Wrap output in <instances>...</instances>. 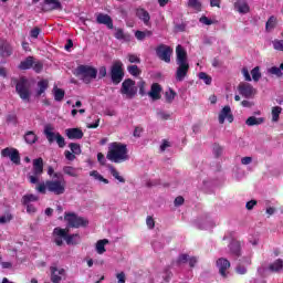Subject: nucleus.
Listing matches in <instances>:
<instances>
[{"label": "nucleus", "instance_id": "29", "mask_svg": "<svg viewBox=\"0 0 283 283\" xmlns=\"http://www.w3.org/2000/svg\"><path fill=\"white\" fill-rule=\"evenodd\" d=\"M262 123H264V117L250 116L245 120V125H248V127H255V125H262Z\"/></svg>", "mask_w": 283, "mask_h": 283}, {"label": "nucleus", "instance_id": "18", "mask_svg": "<svg viewBox=\"0 0 283 283\" xmlns=\"http://www.w3.org/2000/svg\"><path fill=\"white\" fill-rule=\"evenodd\" d=\"M51 282L52 283H61V280H63V275H65V269H59L56 266H51Z\"/></svg>", "mask_w": 283, "mask_h": 283}, {"label": "nucleus", "instance_id": "40", "mask_svg": "<svg viewBox=\"0 0 283 283\" xmlns=\"http://www.w3.org/2000/svg\"><path fill=\"white\" fill-rule=\"evenodd\" d=\"M39 200V197L35 195H24L22 197V205H30V202H36Z\"/></svg>", "mask_w": 283, "mask_h": 283}, {"label": "nucleus", "instance_id": "12", "mask_svg": "<svg viewBox=\"0 0 283 283\" xmlns=\"http://www.w3.org/2000/svg\"><path fill=\"white\" fill-rule=\"evenodd\" d=\"M2 158H10L13 165H21V154L17 148L7 147L1 150Z\"/></svg>", "mask_w": 283, "mask_h": 283}, {"label": "nucleus", "instance_id": "32", "mask_svg": "<svg viewBox=\"0 0 283 283\" xmlns=\"http://www.w3.org/2000/svg\"><path fill=\"white\" fill-rule=\"evenodd\" d=\"M65 176H71V178H78V169L72 166H64L62 169Z\"/></svg>", "mask_w": 283, "mask_h": 283}, {"label": "nucleus", "instance_id": "43", "mask_svg": "<svg viewBox=\"0 0 283 283\" xmlns=\"http://www.w3.org/2000/svg\"><path fill=\"white\" fill-rule=\"evenodd\" d=\"M177 94L174 90H169V92H166L165 94V98H166V103H174L175 98H176Z\"/></svg>", "mask_w": 283, "mask_h": 283}, {"label": "nucleus", "instance_id": "7", "mask_svg": "<svg viewBox=\"0 0 283 283\" xmlns=\"http://www.w3.org/2000/svg\"><path fill=\"white\" fill-rule=\"evenodd\" d=\"M64 220L71 229H81V227H87L90 224L87 219L80 217L75 212H65Z\"/></svg>", "mask_w": 283, "mask_h": 283}, {"label": "nucleus", "instance_id": "19", "mask_svg": "<svg viewBox=\"0 0 283 283\" xmlns=\"http://www.w3.org/2000/svg\"><path fill=\"white\" fill-rule=\"evenodd\" d=\"M217 266L221 277H227V269L231 268V262L224 258H220L217 260Z\"/></svg>", "mask_w": 283, "mask_h": 283}, {"label": "nucleus", "instance_id": "26", "mask_svg": "<svg viewBox=\"0 0 283 283\" xmlns=\"http://www.w3.org/2000/svg\"><path fill=\"white\" fill-rule=\"evenodd\" d=\"M241 251L242 247L240 245L239 241H232L230 243V252L232 253V255H234V258H240V255H242Z\"/></svg>", "mask_w": 283, "mask_h": 283}, {"label": "nucleus", "instance_id": "47", "mask_svg": "<svg viewBox=\"0 0 283 283\" xmlns=\"http://www.w3.org/2000/svg\"><path fill=\"white\" fill-rule=\"evenodd\" d=\"M72 154H75L76 156L81 155V145L76 144V143H71L69 145Z\"/></svg>", "mask_w": 283, "mask_h": 283}, {"label": "nucleus", "instance_id": "3", "mask_svg": "<svg viewBox=\"0 0 283 283\" xmlns=\"http://www.w3.org/2000/svg\"><path fill=\"white\" fill-rule=\"evenodd\" d=\"M107 160L115 164L125 163L129 160L127 146L120 142H114L108 145V151L106 154Z\"/></svg>", "mask_w": 283, "mask_h": 283}, {"label": "nucleus", "instance_id": "64", "mask_svg": "<svg viewBox=\"0 0 283 283\" xmlns=\"http://www.w3.org/2000/svg\"><path fill=\"white\" fill-rule=\"evenodd\" d=\"M118 283H125V272H120L116 275Z\"/></svg>", "mask_w": 283, "mask_h": 283}, {"label": "nucleus", "instance_id": "45", "mask_svg": "<svg viewBox=\"0 0 283 283\" xmlns=\"http://www.w3.org/2000/svg\"><path fill=\"white\" fill-rule=\"evenodd\" d=\"M13 218L12 213L7 212L0 217V224H8V222H12Z\"/></svg>", "mask_w": 283, "mask_h": 283}, {"label": "nucleus", "instance_id": "30", "mask_svg": "<svg viewBox=\"0 0 283 283\" xmlns=\"http://www.w3.org/2000/svg\"><path fill=\"white\" fill-rule=\"evenodd\" d=\"M105 244H109V240L102 239L96 242L95 249L98 255H103L107 250L105 249Z\"/></svg>", "mask_w": 283, "mask_h": 283}, {"label": "nucleus", "instance_id": "58", "mask_svg": "<svg viewBox=\"0 0 283 283\" xmlns=\"http://www.w3.org/2000/svg\"><path fill=\"white\" fill-rule=\"evenodd\" d=\"M135 38L137 39V41H145V31H136Z\"/></svg>", "mask_w": 283, "mask_h": 283}, {"label": "nucleus", "instance_id": "23", "mask_svg": "<svg viewBox=\"0 0 283 283\" xmlns=\"http://www.w3.org/2000/svg\"><path fill=\"white\" fill-rule=\"evenodd\" d=\"M136 17H138L145 25H149V21H151V15H149V11L143 8H138L136 10Z\"/></svg>", "mask_w": 283, "mask_h": 283}, {"label": "nucleus", "instance_id": "13", "mask_svg": "<svg viewBox=\"0 0 283 283\" xmlns=\"http://www.w3.org/2000/svg\"><path fill=\"white\" fill-rule=\"evenodd\" d=\"M70 229H62V228H54L53 230V235H60V238H63L66 242V244H78V242L74 241V235H78L77 233L75 234H69Z\"/></svg>", "mask_w": 283, "mask_h": 283}, {"label": "nucleus", "instance_id": "31", "mask_svg": "<svg viewBox=\"0 0 283 283\" xmlns=\"http://www.w3.org/2000/svg\"><path fill=\"white\" fill-rule=\"evenodd\" d=\"M24 140H25L27 145H34V143H36V140H39V136H36V134H34V132L28 130L24 134Z\"/></svg>", "mask_w": 283, "mask_h": 283}, {"label": "nucleus", "instance_id": "15", "mask_svg": "<svg viewBox=\"0 0 283 283\" xmlns=\"http://www.w3.org/2000/svg\"><path fill=\"white\" fill-rule=\"evenodd\" d=\"M96 23L99 25H106L108 30H114V20L107 13H97L96 14Z\"/></svg>", "mask_w": 283, "mask_h": 283}, {"label": "nucleus", "instance_id": "14", "mask_svg": "<svg viewBox=\"0 0 283 283\" xmlns=\"http://www.w3.org/2000/svg\"><path fill=\"white\" fill-rule=\"evenodd\" d=\"M239 94L243 96V98H251V96H254L255 88H253V85L249 83H241L238 86Z\"/></svg>", "mask_w": 283, "mask_h": 283}, {"label": "nucleus", "instance_id": "39", "mask_svg": "<svg viewBox=\"0 0 283 283\" xmlns=\"http://www.w3.org/2000/svg\"><path fill=\"white\" fill-rule=\"evenodd\" d=\"M127 72L132 76H140V74H143V71L139 70L138 65H128L127 66Z\"/></svg>", "mask_w": 283, "mask_h": 283}, {"label": "nucleus", "instance_id": "38", "mask_svg": "<svg viewBox=\"0 0 283 283\" xmlns=\"http://www.w3.org/2000/svg\"><path fill=\"white\" fill-rule=\"evenodd\" d=\"M38 93L36 96H41L42 94L45 93V90H48V80H42L38 83Z\"/></svg>", "mask_w": 283, "mask_h": 283}, {"label": "nucleus", "instance_id": "35", "mask_svg": "<svg viewBox=\"0 0 283 283\" xmlns=\"http://www.w3.org/2000/svg\"><path fill=\"white\" fill-rule=\"evenodd\" d=\"M268 74H270V76H276V78L283 77L282 69H280L277 66H272V67L268 69Z\"/></svg>", "mask_w": 283, "mask_h": 283}, {"label": "nucleus", "instance_id": "1", "mask_svg": "<svg viewBox=\"0 0 283 283\" xmlns=\"http://www.w3.org/2000/svg\"><path fill=\"white\" fill-rule=\"evenodd\" d=\"M54 178L56 180H46L45 182H41L36 186V191L39 193H54L55 196H63L65 193V178H63V174L55 172Z\"/></svg>", "mask_w": 283, "mask_h": 283}, {"label": "nucleus", "instance_id": "5", "mask_svg": "<svg viewBox=\"0 0 283 283\" xmlns=\"http://www.w3.org/2000/svg\"><path fill=\"white\" fill-rule=\"evenodd\" d=\"M12 83L15 85V92L20 98L25 103H30V96H32L30 92V81L25 77H20L19 80L13 78Z\"/></svg>", "mask_w": 283, "mask_h": 283}, {"label": "nucleus", "instance_id": "56", "mask_svg": "<svg viewBox=\"0 0 283 283\" xmlns=\"http://www.w3.org/2000/svg\"><path fill=\"white\" fill-rule=\"evenodd\" d=\"M64 156H65L66 160H75L76 159V155H74V153H72L70 150H65Z\"/></svg>", "mask_w": 283, "mask_h": 283}, {"label": "nucleus", "instance_id": "25", "mask_svg": "<svg viewBox=\"0 0 283 283\" xmlns=\"http://www.w3.org/2000/svg\"><path fill=\"white\" fill-rule=\"evenodd\" d=\"M0 53L1 56H12V45L8 41H0Z\"/></svg>", "mask_w": 283, "mask_h": 283}, {"label": "nucleus", "instance_id": "52", "mask_svg": "<svg viewBox=\"0 0 283 283\" xmlns=\"http://www.w3.org/2000/svg\"><path fill=\"white\" fill-rule=\"evenodd\" d=\"M213 153H214V156L218 158L220 156H222V146L218 145V144H214L213 146Z\"/></svg>", "mask_w": 283, "mask_h": 283}, {"label": "nucleus", "instance_id": "55", "mask_svg": "<svg viewBox=\"0 0 283 283\" xmlns=\"http://www.w3.org/2000/svg\"><path fill=\"white\" fill-rule=\"evenodd\" d=\"M235 272L239 274V275H247V268L242 264H239L237 268H235Z\"/></svg>", "mask_w": 283, "mask_h": 283}, {"label": "nucleus", "instance_id": "37", "mask_svg": "<svg viewBox=\"0 0 283 283\" xmlns=\"http://www.w3.org/2000/svg\"><path fill=\"white\" fill-rule=\"evenodd\" d=\"M280 114H282V107H272V123H277V120H280Z\"/></svg>", "mask_w": 283, "mask_h": 283}, {"label": "nucleus", "instance_id": "9", "mask_svg": "<svg viewBox=\"0 0 283 283\" xmlns=\"http://www.w3.org/2000/svg\"><path fill=\"white\" fill-rule=\"evenodd\" d=\"M120 94L126 96V98H134L138 94V88L136 87V81L132 78H126L122 83Z\"/></svg>", "mask_w": 283, "mask_h": 283}, {"label": "nucleus", "instance_id": "33", "mask_svg": "<svg viewBox=\"0 0 283 283\" xmlns=\"http://www.w3.org/2000/svg\"><path fill=\"white\" fill-rule=\"evenodd\" d=\"M187 6L197 12H202V2L200 0H188Z\"/></svg>", "mask_w": 283, "mask_h": 283}, {"label": "nucleus", "instance_id": "51", "mask_svg": "<svg viewBox=\"0 0 283 283\" xmlns=\"http://www.w3.org/2000/svg\"><path fill=\"white\" fill-rule=\"evenodd\" d=\"M129 63H137L140 64V59L136 54H128L127 55Z\"/></svg>", "mask_w": 283, "mask_h": 283}, {"label": "nucleus", "instance_id": "16", "mask_svg": "<svg viewBox=\"0 0 283 283\" xmlns=\"http://www.w3.org/2000/svg\"><path fill=\"white\" fill-rule=\"evenodd\" d=\"M43 12H54V10H63V4L59 0H44Z\"/></svg>", "mask_w": 283, "mask_h": 283}, {"label": "nucleus", "instance_id": "20", "mask_svg": "<svg viewBox=\"0 0 283 283\" xmlns=\"http://www.w3.org/2000/svg\"><path fill=\"white\" fill-rule=\"evenodd\" d=\"M65 134L69 140H81V138L84 136V133L81 128H67Z\"/></svg>", "mask_w": 283, "mask_h": 283}, {"label": "nucleus", "instance_id": "27", "mask_svg": "<svg viewBox=\"0 0 283 283\" xmlns=\"http://www.w3.org/2000/svg\"><path fill=\"white\" fill-rule=\"evenodd\" d=\"M269 271L272 273H280V271H283V260L276 259L273 263L269 265Z\"/></svg>", "mask_w": 283, "mask_h": 283}, {"label": "nucleus", "instance_id": "17", "mask_svg": "<svg viewBox=\"0 0 283 283\" xmlns=\"http://www.w3.org/2000/svg\"><path fill=\"white\" fill-rule=\"evenodd\" d=\"M224 120H228V123L233 122V114H231V106H224L219 113L220 125H224Z\"/></svg>", "mask_w": 283, "mask_h": 283}, {"label": "nucleus", "instance_id": "61", "mask_svg": "<svg viewBox=\"0 0 283 283\" xmlns=\"http://www.w3.org/2000/svg\"><path fill=\"white\" fill-rule=\"evenodd\" d=\"M188 263L190 269H193L196 266V264H198V259L196 256H191L188 259Z\"/></svg>", "mask_w": 283, "mask_h": 283}, {"label": "nucleus", "instance_id": "46", "mask_svg": "<svg viewBox=\"0 0 283 283\" xmlns=\"http://www.w3.org/2000/svg\"><path fill=\"white\" fill-rule=\"evenodd\" d=\"M189 262V255L188 254H180L176 261L177 266H180V264H187Z\"/></svg>", "mask_w": 283, "mask_h": 283}, {"label": "nucleus", "instance_id": "36", "mask_svg": "<svg viewBox=\"0 0 283 283\" xmlns=\"http://www.w3.org/2000/svg\"><path fill=\"white\" fill-rule=\"evenodd\" d=\"M108 169L113 178H115V180H118V182L125 184V179L123 178V176H120V172H118V170H116L114 166H109Z\"/></svg>", "mask_w": 283, "mask_h": 283}, {"label": "nucleus", "instance_id": "53", "mask_svg": "<svg viewBox=\"0 0 283 283\" xmlns=\"http://www.w3.org/2000/svg\"><path fill=\"white\" fill-rule=\"evenodd\" d=\"M199 21L203 23V25H213V21L209 19L207 15L201 17Z\"/></svg>", "mask_w": 283, "mask_h": 283}, {"label": "nucleus", "instance_id": "8", "mask_svg": "<svg viewBox=\"0 0 283 283\" xmlns=\"http://www.w3.org/2000/svg\"><path fill=\"white\" fill-rule=\"evenodd\" d=\"M125 78V71L123 70V62L116 61L111 66V81L114 85H119Z\"/></svg>", "mask_w": 283, "mask_h": 283}, {"label": "nucleus", "instance_id": "4", "mask_svg": "<svg viewBox=\"0 0 283 283\" xmlns=\"http://www.w3.org/2000/svg\"><path fill=\"white\" fill-rule=\"evenodd\" d=\"M74 75L77 76V78H81L83 83H86V85H90V83L98 76V70L94 66L82 64L75 69Z\"/></svg>", "mask_w": 283, "mask_h": 283}, {"label": "nucleus", "instance_id": "59", "mask_svg": "<svg viewBox=\"0 0 283 283\" xmlns=\"http://www.w3.org/2000/svg\"><path fill=\"white\" fill-rule=\"evenodd\" d=\"M242 74H243L245 81L251 82V74L249 73V69L243 67Z\"/></svg>", "mask_w": 283, "mask_h": 283}, {"label": "nucleus", "instance_id": "49", "mask_svg": "<svg viewBox=\"0 0 283 283\" xmlns=\"http://www.w3.org/2000/svg\"><path fill=\"white\" fill-rule=\"evenodd\" d=\"M32 67L36 74H41V72H43V63L41 62H33Z\"/></svg>", "mask_w": 283, "mask_h": 283}, {"label": "nucleus", "instance_id": "57", "mask_svg": "<svg viewBox=\"0 0 283 283\" xmlns=\"http://www.w3.org/2000/svg\"><path fill=\"white\" fill-rule=\"evenodd\" d=\"M98 76L99 78H105V76H107V67L101 66L98 69Z\"/></svg>", "mask_w": 283, "mask_h": 283}, {"label": "nucleus", "instance_id": "60", "mask_svg": "<svg viewBox=\"0 0 283 283\" xmlns=\"http://www.w3.org/2000/svg\"><path fill=\"white\" fill-rule=\"evenodd\" d=\"M255 205H258L256 200H250L247 202L245 209H248V211H251L253 209V207H255Z\"/></svg>", "mask_w": 283, "mask_h": 283}, {"label": "nucleus", "instance_id": "10", "mask_svg": "<svg viewBox=\"0 0 283 283\" xmlns=\"http://www.w3.org/2000/svg\"><path fill=\"white\" fill-rule=\"evenodd\" d=\"M43 176V158L33 159V175H29V182L31 185H39V177Z\"/></svg>", "mask_w": 283, "mask_h": 283}, {"label": "nucleus", "instance_id": "62", "mask_svg": "<svg viewBox=\"0 0 283 283\" xmlns=\"http://www.w3.org/2000/svg\"><path fill=\"white\" fill-rule=\"evenodd\" d=\"M97 161L99 163V165H105V163H107L103 153L97 154Z\"/></svg>", "mask_w": 283, "mask_h": 283}, {"label": "nucleus", "instance_id": "63", "mask_svg": "<svg viewBox=\"0 0 283 283\" xmlns=\"http://www.w3.org/2000/svg\"><path fill=\"white\" fill-rule=\"evenodd\" d=\"M27 207V213H36V207L34 205H24Z\"/></svg>", "mask_w": 283, "mask_h": 283}, {"label": "nucleus", "instance_id": "24", "mask_svg": "<svg viewBox=\"0 0 283 283\" xmlns=\"http://www.w3.org/2000/svg\"><path fill=\"white\" fill-rule=\"evenodd\" d=\"M114 36L117 39V41H132V35L129 33H125V30L120 28H115Z\"/></svg>", "mask_w": 283, "mask_h": 283}, {"label": "nucleus", "instance_id": "48", "mask_svg": "<svg viewBox=\"0 0 283 283\" xmlns=\"http://www.w3.org/2000/svg\"><path fill=\"white\" fill-rule=\"evenodd\" d=\"M272 44L277 52H283V40L275 39L272 41Z\"/></svg>", "mask_w": 283, "mask_h": 283}, {"label": "nucleus", "instance_id": "22", "mask_svg": "<svg viewBox=\"0 0 283 283\" xmlns=\"http://www.w3.org/2000/svg\"><path fill=\"white\" fill-rule=\"evenodd\" d=\"M234 10L240 14H248V12L251 11V8L249 7V3H247V0H238L234 2Z\"/></svg>", "mask_w": 283, "mask_h": 283}, {"label": "nucleus", "instance_id": "42", "mask_svg": "<svg viewBox=\"0 0 283 283\" xmlns=\"http://www.w3.org/2000/svg\"><path fill=\"white\" fill-rule=\"evenodd\" d=\"M251 75H252L253 81L255 83H258V81H260V78H262V73H260V66H255L254 69H252Z\"/></svg>", "mask_w": 283, "mask_h": 283}, {"label": "nucleus", "instance_id": "44", "mask_svg": "<svg viewBox=\"0 0 283 283\" xmlns=\"http://www.w3.org/2000/svg\"><path fill=\"white\" fill-rule=\"evenodd\" d=\"M276 23H277V18H275L274 15H271L265 23L266 30H273Z\"/></svg>", "mask_w": 283, "mask_h": 283}, {"label": "nucleus", "instance_id": "28", "mask_svg": "<svg viewBox=\"0 0 283 283\" xmlns=\"http://www.w3.org/2000/svg\"><path fill=\"white\" fill-rule=\"evenodd\" d=\"M34 65V57L28 56L24 61H21L19 64V70H31Z\"/></svg>", "mask_w": 283, "mask_h": 283}, {"label": "nucleus", "instance_id": "11", "mask_svg": "<svg viewBox=\"0 0 283 283\" xmlns=\"http://www.w3.org/2000/svg\"><path fill=\"white\" fill-rule=\"evenodd\" d=\"M155 51L160 61H164L165 63H171V54H174L171 46L167 44H159Z\"/></svg>", "mask_w": 283, "mask_h": 283}, {"label": "nucleus", "instance_id": "50", "mask_svg": "<svg viewBox=\"0 0 283 283\" xmlns=\"http://www.w3.org/2000/svg\"><path fill=\"white\" fill-rule=\"evenodd\" d=\"M39 34H41V28L39 27L33 28L30 32L31 39H39Z\"/></svg>", "mask_w": 283, "mask_h": 283}, {"label": "nucleus", "instance_id": "41", "mask_svg": "<svg viewBox=\"0 0 283 283\" xmlns=\"http://www.w3.org/2000/svg\"><path fill=\"white\" fill-rule=\"evenodd\" d=\"M199 78H200V81H203V83L206 85H211V83L213 81V78H211V75H209V74H207L205 72H200L199 73Z\"/></svg>", "mask_w": 283, "mask_h": 283}, {"label": "nucleus", "instance_id": "21", "mask_svg": "<svg viewBox=\"0 0 283 283\" xmlns=\"http://www.w3.org/2000/svg\"><path fill=\"white\" fill-rule=\"evenodd\" d=\"M160 92H163V86H160V84L158 83H154L150 86V92L148 93V96H150L154 101H160V98H163Z\"/></svg>", "mask_w": 283, "mask_h": 283}, {"label": "nucleus", "instance_id": "34", "mask_svg": "<svg viewBox=\"0 0 283 283\" xmlns=\"http://www.w3.org/2000/svg\"><path fill=\"white\" fill-rule=\"evenodd\" d=\"M53 92H54V101H56L57 103H61V101L65 98V91H63L62 88H59L55 86L53 88Z\"/></svg>", "mask_w": 283, "mask_h": 283}, {"label": "nucleus", "instance_id": "6", "mask_svg": "<svg viewBox=\"0 0 283 283\" xmlns=\"http://www.w3.org/2000/svg\"><path fill=\"white\" fill-rule=\"evenodd\" d=\"M43 134L50 145H52V143L55 140L60 149L65 147V137L61 133H54V127L52 125H45Z\"/></svg>", "mask_w": 283, "mask_h": 283}, {"label": "nucleus", "instance_id": "2", "mask_svg": "<svg viewBox=\"0 0 283 283\" xmlns=\"http://www.w3.org/2000/svg\"><path fill=\"white\" fill-rule=\"evenodd\" d=\"M176 63H177V71L175 74L176 81L179 83H182L185 78H187V74H189V61L187 59V51L182 45H177L176 46Z\"/></svg>", "mask_w": 283, "mask_h": 283}, {"label": "nucleus", "instance_id": "54", "mask_svg": "<svg viewBox=\"0 0 283 283\" xmlns=\"http://www.w3.org/2000/svg\"><path fill=\"white\" fill-rule=\"evenodd\" d=\"M146 224L148 229H154V227H156V221H154V217L148 216L146 219Z\"/></svg>", "mask_w": 283, "mask_h": 283}]
</instances>
